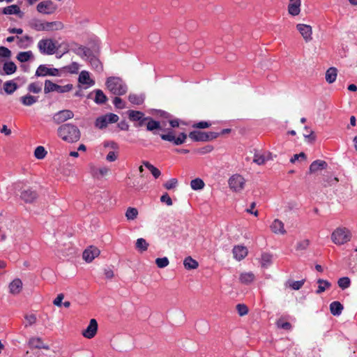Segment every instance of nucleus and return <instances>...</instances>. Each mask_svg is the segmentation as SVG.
<instances>
[{"mask_svg": "<svg viewBox=\"0 0 357 357\" xmlns=\"http://www.w3.org/2000/svg\"><path fill=\"white\" fill-rule=\"evenodd\" d=\"M255 280V275L252 273H244L240 275V281L243 284H249Z\"/></svg>", "mask_w": 357, "mask_h": 357, "instance_id": "39", "label": "nucleus"}, {"mask_svg": "<svg viewBox=\"0 0 357 357\" xmlns=\"http://www.w3.org/2000/svg\"><path fill=\"white\" fill-rule=\"evenodd\" d=\"M296 29L306 43L310 42L312 39V30L311 26L305 24H298L296 25Z\"/></svg>", "mask_w": 357, "mask_h": 357, "instance_id": "15", "label": "nucleus"}, {"mask_svg": "<svg viewBox=\"0 0 357 357\" xmlns=\"http://www.w3.org/2000/svg\"><path fill=\"white\" fill-rule=\"evenodd\" d=\"M248 162H250L251 164H255L257 165H264L266 162L265 158H247Z\"/></svg>", "mask_w": 357, "mask_h": 357, "instance_id": "53", "label": "nucleus"}, {"mask_svg": "<svg viewBox=\"0 0 357 357\" xmlns=\"http://www.w3.org/2000/svg\"><path fill=\"white\" fill-rule=\"evenodd\" d=\"M27 90L31 93H38L42 91V84L32 82L28 85Z\"/></svg>", "mask_w": 357, "mask_h": 357, "instance_id": "41", "label": "nucleus"}, {"mask_svg": "<svg viewBox=\"0 0 357 357\" xmlns=\"http://www.w3.org/2000/svg\"><path fill=\"white\" fill-rule=\"evenodd\" d=\"M309 245V241L305 239L299 243H298L296 246V250H305Z\"/></svg>", "mask_w": 357, "mask_h": 357, "instance_id": "62", "label": "nucleus"}, {"mask_svg": "<svg viewBox=\"0 0 357 357\" xmlns=\"http://www.w3.org/2000/svg\"><path fill=\"white\" fill-rule=\"evenodd\" d=\"M113 104L118 109H123L125 108V102L123 100L119 97H115L113 100Z\"/></svg>", "mask_w": 357, "mask_h": 357, "instance_id": "60", "label": "nucleus"}, {"mask_svg": "<svg viewBox=\"0 0 357 357\" xmlns=\"http://www.w3.org/2000/svg\"><path fill=\"white\" fill-rule=\"evenodd\" d=\"M3 13L5 15L18 14L20 13V9L19 6L13 4L4 8Z\"/></svg>", "mask_w": 357, "mask_h": 357, "instance_id": "42", "label": "nucleus"}, {"mask_svg": "<svg viewBox=\"0 0 357 357\" xmlns=\"http://www.w3.org/2000/svg\"><path fill=\"white\" fill-rule=\"evenodd\" d=\"M64 298L63 294H59L57 297L54 300L53 303L56 306H61L62 303V301Z\"/></svg>", "mask_w": 357, "mask_h": 357, "instance_id": "63", "label": "nucleus"}, {"mask_svg": "<svg viewBox=\"0 0 357 357\" xmlns=\"http://www.w3.org/2000/svg\"><path fill=\"white\" fill-rule=\"evenodd\" d=\"M327 163L322 160H317L314 161L310 167V173H316L320 170L326 169Z\"/></svg>", "mask_w": 357, "mask_h": 357, "instance_id": "25", "label": "nucleus"}, {"mask_svg": "<svg viewBox=\"0 0 357 357\" xmlns=\"http://www.w3.org/2000/svg\"><path fill=\"white\" fill-rule=\"evenodd\" d=\"M233 255L236 259L241 261L248 255V249L245 246L236 245L233 248Z\"/></svg>", "mask_w": 357, "mask_h": 357, "instance_id": "21", "label": "nucleus"}, {"mask_svg": "<svg viewBox=\"0 0 357 357\" xmlns=\"http://www.w3.org/2000/svg\"><path fill=\"white\" fill-rule=\"evenodd\" d=\"M271 229L275 234H284L286 233L283 222L278 219L273 222Z\"/></svg>", "mask_w": 357, "mask_h": 357, "instance_id": "26", "label": "nucleus"}, {"mask_svg": "<svg viewBox=\"0 0 357 357\" xmlns=\"http://www.w3.org/2000/svg\"><path fill=\"white\" fill-rule=\"evenodd\" d=\"M22 288V282L20 279H15L9 284L10 292L13 294H19Z\"/></svg>", "mask_w": 357, "mask_h": 357, "instance_id": "27", "label": "nucleus"}, {"mask_svg": "<svg viewBox=\"0 0 357 357\" xmlns=\"http://www.w3.org/2000/svg\"><path fill=\"white\" fill-rule=\"evenodd\" d=\"M337 284L342 289H347L350 286L351 281L347 277L341 278L338 280Z\"/></svg>", "mask_w": 357, "mask_h": 357, "instance_id": "51", "label": "nucleus"}, {"mask_svg": "<svg viewBox=\"0 0 357 357\" xmlns=\"http://www.w3.org/2000/svg\"><path fill=\"white\" fill-rule=\"evenodd\" d=\"M105 85L107 89L114 95L123 96L128 91L126 84L119 77H108L106 79Z\"/></svg>", "mask_w": 357, "mask_h": 357, "instance_id": "3", "label": "nucleus"}, {"mask_svg": "<svg viewBox=\"0 0 357 357\" xmlns=\"http://www.w3.org/2000/svg\"><path fill=\"white\" fill-rule=\"evenodd\" d=\"M301 0H289L288 13L292 16H297L301 13Z\"/></svg>", "mask_w": 357, "mask_h": 357, "instance_id": "19", "label": "nucleus"}, {"mask_svg": "<svg viewBox=\"0 0 357 357\" xmlns=\"http://www.w3.org/2000/svg\"><path fill=\"white\" fill-rule=\"evenodd\" d=\"M78 82L81 84L86 85V88L93 86L95 84V81L90 77V74L86 70H82L80 72L78 77Z\"/></svg>", "mask_w": 357, "mask_h": 357, "instance_id": "17", "label": "nucleus"}, {"mask_svg": "<svg viewBox=\"0 0 357 357\" xmlns=\"http://www.w3.org/2000/svg\"><path fill=\"white\" fill-rule=\"evenodd\" d=\"M149 243L145 239L140 238L137 240L136 248L141 252L146 251L148 249Z\"/></svg>", "mask_w": 357, "mask_h": 357, "instance_id": "45", "label": "nucleus"}, {"mask_svg": "<svg viewBox=\"0 0 357 357\" xmlns=\"http://www.w3.org/2000/svg\"><path fill=\"white\" fill-rule=\"evenodd\" d=\"M87 60L89 61L91 67L93 69H95L98 72H101L102 70V66L100 60L96 56H95L93 54H91V56L90 57H89V59Z\"/></svg>", "mask_w": 357, "mask_h": 357, "instance_id": "33", "label": "nucleus"}, {"mask_svg": "<svg viewBox=\"0 0 357 357\" xmlns=\"http://www.w3.org/2000/svg\"><path fill=\"white\" fill-rule=\"evenodd\" d=\"M236 310L240 316H244V315L247 314L248 312V308L244 304H238L236 305Z\"/></svg>", "mask_w": 357, "mask_h": 357, "instance_id": "56", "label": "nucleus"}, {"mask_svg": "<svg viewBox=\"0 0 357 357\" xmlns=\"http://www.w3.org/2000/svg\"><path fill=\"white\" fill-rule=\"evenodd\" d=\"M352 238V234L349 229L340 226L335 228L331 233V239L337 245H342L349 242Z\"/></svg>", "mask_w": 357, "mask_h": 357, "instance_id": "2", "label": "nucleus"}, {"mask_svg": "<svg viewBox=\"0 0 357 357\" xmlns=\"http://www.w3.org/2000/svg\"><path fill=\"white\" fill-rule=\"evenodd\" d=\"M45 22L38 19H33L29 22V26L37 31H42L45 30Z\"/></svg>", "mask_w": 357, "mask_h": 357, "instance_id": "32", "label": "nucleus"}, {"mask_svg": "<svg viewBox=\"0 0 357 357\" xmlns=\"http://www.w3.org/2000/svg\"><path fill=\"white\" fill-rule=\"evenodd\" d=\"M191 188L195 190H202L204 187V182L201 178H195L190 182Z\"/></svg>", "mask_w": 357, "mask_h": 357, "instance_id": "43", "label": "nucleus"}, {"mask_svg": "<svg viewBox=\"0 0 357 357\" xmlns=\"http://www.w3.org/2000/svg\"><path fill=\"white\" fill-rule=\"evenodd\" d=\"M64 27L63 23L59 21L54 22H45V31H54L63 29Z\"/></svg>", "mask_w": 357, "mask_h": 357, "instance_id": "23", "label": "nucleus"}, {"mask_svg": "<svg viewBox=\"0 0 357 357\" xmlns=\"http://www.w3.org/2000/svg\"><path fill=\"white\" fill-rule=\"evenodd\" d=\"M217 134L214 132L206 133L201 131H192L190 133L189 137L194 141H207L214 139L217 137Z\"/></svg>", "mask_w": 357, "mask_h": 357, "instance_id": "12", "label": "nucleus"}, {"mask_svg": "<svg viewBox=\"0 0 357 357\" xmlns=\"http://www.w3.org/2000/svg\"><path fill=\"white\" fill-rule=\"evenodd\" d=\"M98 331V322L95 319H91L87 328L82 332V335L88 339L93 338Z\"/></svg>", "mask_w": 357, "mask_h": 357, "instance_id": "13", "label": "nucleus"}, {"mask_svg": "<svg viewBox=\"0 0 357 357\" xmlns=\"http://www.w3.org/2000/svg\"><path fill=\"white\" fill-rule=\"evenodd\" d=\"M3 70L6 75H10L16 72L17 66L11 61H6L3 66Z\"/></svg>", "mask_w": 357, "mask_h": 357, "instance_id": "28", "label": "nucleus"}, {"mask_svg": "<svg viewBox=\"0 0 357 357\" xmlns=\"http://www.w3.org/2000/svg\"><path fill=\"white\" fill-rule=\"evenodd\" d=\"M343 305L338 301H334L330 305V310L334 316H338L342 313Z\"/></svg>", "mask_w": 357, "mask_h": 357, "instance_id": "34", "label": "nucleus"}, {"mask_svg": "<svg viewBox=\"0 0 357 357\" xmlns=\"http://www.w3.org/2000/svg\"><path fill=\"white\" fill-rule=\"evenodd\" d=\"M38 101V97L27 94L20 98V102L24 106H31Z\"/></svg>", "mask_w": 357, "mask_h": 357, "instance_id": "31", "label": "nucleus"}, {"mask_svg": "<svg viewBox=\"0 0 357 357\" xmlns=\"http://www.w3.org/2000/svg\"><path fill=\"white\" fill-rule=\"evenodd\" d=\"M143 165L151 172L155 178L160 176V171L158 168L155 167L148 162H144Z\"/></svg>", "mask_w": 357, "mask_h": 357, "instance_id": "48", "label": "nucleus"}, {"mask_svg": "<svg viewBox=\"0 0 357 357\" xmlns=\"http://www.w3.org/2000/svg\"><path fill=\"white\" fill-rule=\"evenodd\" d=\"M72 50L79 56L84 59H88L93 54L92 51L84 46L76 45Z\"/></svg>", "mask_w": 357, "mask_h": 357, "instance_id": "18", "label": "nucleus"}, {"mask_svg": "<svg viewBox=\"0 0 357 357\" xmlns=\"http://www.w3.org/2000/svg\"><path fill=\"white\" fill-rule=\"evenodd\" d=\"M24 319L26 320V324L24 325V326L26 328L33 325L34 324H36V322L37 321V317H36V314H26L24 316Z\"/></svg>", "mask_w": 357, "mask_h": 357, "instance_id": "47", "label": "nucleus"}, {"mask_svg": "<svg viewBox=\"0 0 357 357\" xmlns=\"http://www.w3.org/2000/svg\"><path fill=\"white\" fill-rule=\"evenodd\" d=\"M160 201L162 202H165L167 206H172L173 204L171 197L169 196L167 193H165L161 196Z\"/></svg>", "mask_w": 357, "mask_h": 357, "instance_id": "61", "label": "nucleus"}, {"mask_svg": "<svg viewBox=\"0 0 357 357\" xmlns=\"http://www.w3.org/2000/svg\"><path fill=\"white\" fill-rule=\"evenodd\" d=\"M95 98L94 102L98 105H102L106 102L107 98L103 91L100 89L94 90Z\"/></svg>", "mask_w": 357, "mask_h": 357, "instance_id": "30", "label": "nucleus"}, {"mask_svg": "<svg viewBox=\"0 0 357 357\" xmlns=\"http://www.w3.org/2000/svg\"><path fill=\"white\" fill-rule=\"evenodd\" d=\"M160 137L162 139L172 142L176 145L181 144L186 139V135L183 132L181 133L177 137L174 136L172 132H169L167 134H162Z\"/></svg>", "mask_w": 357, "mask_h": 357, "instance_id": "14", "label": "nucleus"}, {"mask_svg": "<svg viewBox=\"0 0 357 357\" xmlns=\"http://www.w3.org/2000/svg\"><path fill=\"white\" fill-rule=\"evenodd\" d=\"M144 176V174H141L139 177H128V180L126 181L127 185L129 188H133L136 191L142 190L145 185L143 181Z\"/></svg>", "mask_w": 357, "mask_h": 357, "instance_id": "10", "label": "nucleus"}, {"mask_svg": "<svg viewBox=\"0 0 357 357\" xmlns=\"http://www.w3.org/2000/svg\"><path fill=\"white\" fill-rule=\"evenodd\" d=\"M177 184L178 181L176 178H171L170 180L167 181L165 183H164L163 185L167 190H171L176 188Z\"/></svg>", "mask_w": 357, "mask_h": 357, "instance_id": "54", "label": "nucleus"}, {"mask_svg": "<svg viewBox=\"0 0 357 357\" xmlns=\"http://www.w3.org/2000/svg\"><path fill=\"white\" fill-rule=\"evenodd\" d=\"M183 265L188 270L196 269L199 266L198 262L191 257H188L184 259Z\"/></svg>", "mask_w": 357, "mask_h": 357, "instance_id": "35", "label": "nucleus"}, {"mask_svg": "<svg viewBox=\"0 0 357 357\" xmlns=\"http://www.w3.org/2000/svg\"><path fill=\"white\" fill-rule=\"evenodd\" d=\"M129 119L132 121H146L149 117H144V114L139 111L129 110L128 112Z\"/></svg>", "mask_w": 357, "mask_h": 357, "instance_id": "24", "label": "nucleus"}, {"mask_svg": "<svg viewBox=\"0 0 357 357\" xmlns=\"http://www.w3.org/2000/svg\"><path fill=\"white\" fill-rule=\"evenodd\" d=\"M66 68L70 73L76 74L79 71V65L77 62H73L69 66H68Z\"/></svg>", "mask_w": 357, "mask_h": 357, "instance_id": "55", "label": "nucleus"}, {"mask_svg": "<svg viewBox=\"0 0 357 357\" xmlns=\"http://www.w3.org/2000/svg\"><path fill=\"white\" fill-rule=\"evenodd\" d=\"M304 284V280H299V281H292L289 282V287L294 289V290H298L300 289L302 286Z\"/></svg>", "mask_w": 357, "mask_h": 357, "instance_id": "57", "label": "nucleus"}, {"mask_svg": "<svg viewBox=\"0 0 357 357\" xmlns=\"http://www.w3.org/2000/svg\"><path fill=\"white\" fill-rule=\"evenodd\" d=\"M11 56V51L5 47H0V57L9 59Z\"/></svg>", "mask_w": 357, "mask_h": 357, "instance_id": "58", "label": "nucleus"}, {"mask_svg": "<svg viewBox=\"0 0 357 357\" xmlns=\"http://www.w3.org/2000/svg\"><path fill=\"white\" fill-rule=\"evenodd\" d=\"M169 259L167 257L157 258L155 259V264L158 267L162 268L169 265Z\"/></svg>", "mask_w": 357, "mask_h": 357, "instance_id": "52", "label": "nucleus"}, {"mask_svg": "<svg viewBox=\"0 0 357 357\" xmlns=\"http://www.w3.org/2000/svg\"><path fill=\"white\" fill-rule=\"evenodd\" d=\"M272 256L268 253H264L261 255V266L267 267L271 264Z\"/></svg>", "mask_w": 357, "mask_h": 357, "instance_id": "50", "label": "nucleus"}, {"mask_svg": "<svg viewBox=\"0 0 357 357\" xmlns=\"http://www.w3.org/2000/svg\"><path fill=\"white\" fill-rule=\"evenodd\" d=\"M119 116L109 113L98 117L95 121V126L99 129H104L110 123H116L119 121Z\"/></svg>", "mask_w": 357, "mask_h": 357, "instance_id": "7", "label": "nucleus"}, {"mask_svg": "<svg viewBox=\"0 0 357 357\" xmlns=\"http://www.w3.org/2000/svg\"><path fill=\"white\" fill-rule=\"evenodd\" d=\"M148 123L146 125V128L149 131H153L155 130H158L160 128V123L158 121H154L149 118V119L147 120Z\"/></svg>", "mask_w": 357, "mask_h": 357, "instance_id": "49", "label": "nucleus"}, {"mask_svg": "<svg viewBox=\"0 0 357 357\" xmlns=\"http://www.w3.org/2000/svg\"><path fill=\"white\" fill-rule=\"evenodd\" d=\"M28 344L31 349H44L45 350L50 349V347L47 344H44L40 337H31L29 340Z\"/></svg>", "mask_w": 357, "mask_h": 357, "instance_id": "20", "label": "nucleus"}, {"mask_svg": "<svg viewBox=\"0 0 357 357\" xmlns=\"http://www.w3.org/2000/svg\"><path fill=\"white\" fill-rule=\"evenodd\" d=\"M100 252L98 248L90 246L84 251L82 257L86 262H91L100 255Z\"/></svg>", "mask_w": 357, "mask_h": 357, "instance_id": "16", "label": "nucleus"}, {"mask_svg": "<svg viewBox=\"0 0 357 357\" xmlns=\"http://www.w3.org/2000/svg\"><path fill=\"white\" fill-rule=\"evenodd\" d=\"M119 145L114 142H105L103 143L101 150L102 155H106V156H116V155H119Z\"/></svg>", "mask_w": 357, "mask_h": 357, "instance_id": "8", "label": "nucleus"}, {"mask_svg": "<svg viewBox=\"0 0 357 357\" xmlns=\"http://www.w3.org/2000/svg\"><path fill=\"white\" fill-rule=\"evenodd\" d=\"M36 8L40 13L51 15L55 12L57 7L52 1L47 0L40 2Z\"/></svg>", "mask_w": 357, "mask_h": 357, "instance_id": "9", "label": "nucleus"}, {"mask_svg": "<svg viewBox=\"0 0 357 357\" xmlns=\"http://www.w3.org/2000/svg\"><path fill=\"white\" fill-rule=\"evenodd\" d=\"M109 172V168L106 167H102L98 168V178L107 175Z\"/></svg>", "mask_w": 357, "mask_h": 357, "instance_id": "64", "label": "nucleus"}, {"mask_svg": "<svg viewBox=\"0 0 357 357\" xmlns=\"http://www.w3.org/2000/svg\"><path fill=\"white\" fill-rule=\"evenodd\" d=\"M337 75V69L335 68H329L326 72L325 78L326 82L329 84L333 83L336 80Z\"/></svg>", "mask_w": 357, "mask_h": 357, "instance_id": "29", "label": "nucleus"}, {"mask_svg": "<svg viewBox=\"0 0 357 357\" xmlns=\"http://www.w3.org/2000/svg\"><path fill=\"white\" fill-rule=\"evenodd\" d=\"M230 190L235 193H241L245 187L246 180L239 174H233L228 180Z\"/></svg>", "mask_w": 357, "mask_h": 357, "instance_id": "4", "label": "nucleus"}, {"mask_svg": "<svg viewBox=\"0 0 357 357\" xmlns=\"http://www.w3.org/2000/svg\"><path fill=\"white\" fill-rule=\"evenodd\" d=\"M138 215V211L135 208L129 207L126 212V217L129 220H132L137 218Z\"/></svg>", "mask_w": 357, "mask_h": 357, "instance_id": "46", "label": "nucleus"}, {"mask_svg": "<svg viewBox=\"0 0 357 357\" xmlns=\"http://www.w3.org/2000/svg\"><path fill=\"white\" fill-rule=\"evenodd\" d=\"M59 136L64 141L68 142H75L80 138V131L79 128L71 123H66L58 128Z\"/></svg>", "mask_w": 357, "mask_h": 357, "instance_id": "1", "label": "nucleus"}, {"mask_svg": "<svg viewBox=\"0 0 357 357\" xmlns=\"http://www.w3.org/2000/svg\"><path fill=\"white\" fill-rule=\"evenodd\" d=\"M128 100L134 105H141L144 102V96L143 95L130 93L128 96Z\"/></svg>", "mask_w": 357, "mask_h": 357, "instance_id": "37", "label": "nucleus"}, {"mask_svg": "<svg viewBox=\"0 0 357 357\" xmlns=\"http://www.w3.org/2000/svg\"><path fill=\"white\" fill-rule=\"evenodd\" d=\"M17 89V84L13 80L7 81L3 84V89L8 94L13 93Z\"/></svg>", "mask_w": 357, "mask_h": 357, "instance_id": "36", "label": "nucleus"}, {"mask_svg": "<svg viewBox=\"0 0 357 357\" xmlns=\"http://www.w3.org/2000/svg\"><path fill=\"white\" fill-rule=\"evenodd\" d=\"M50 68L47 67L45 65H40L36 71L35 75L36 77H45L48 76Z\"/></svg>", "mask_w": 357, "mask_h": 357, "instance_id": "44", "label": "nucleus"}, {"mask_svg": "<svg viewBox=\"0 0 357 357\" xmlns=\"http://www.w3.org/2000/svg\"><path fill=\"white\" fill-rule=\"evenodd\" d=\"M74 116L73 112L70 109L61 110L53 116V121L57 123H61L66 121L68 119H73Z\"/></svg>", "mask_w": 357, "mask_h": 357, "instance_id": "11", "label": "nucleus"}, {"mask_svg": "<svg viewBox=\"0 0 357 357\" xmlns=\"http://www.w3.org/2000/svg\"><path fill=\"white\" fill-rule=\"evenodd\" d=\"M33 56L31 51L20 52L17 55V59L20 62H26Z\"/></svg>", "mask_w": 357, "mask_h": 357, "instance_id": "38", "label": "nucleus"}, {"mask_svg": "<svg viewBox=\"0 0 357 357\" xmlns=\"http://www.w3.org/2000/svg\"><path fill=\"white\" fill-rule=\"evenodd\" d=\"M73 89V86L71 84H68L64 86L59 85L56 83L52 82L50 79L45 81L44 93L47 94L51 92H57L59 93H64L70 91Z\"/></svg>", "mask_w": 357, "mask_h": 357, "instance_id": "5", "label": "nucleus"}, {"mask_svg": "<svg viewBox=\"0 0 357 357\" xmlns=\"http://www.w3.org/2000/svg\"><path fill=\"white\" fill-rule=\"evenodd\" d=\"M317 282L319 284V286L318 289L317 290V294H318L324 292L326 288L330 287L331 285L328 281L322 279H319Z\"/></svg>", "mask_w": 357, "mask_h": 357, "instance_id": "40", "label": "nucleus"}, {"mask_svg": "<svg viewBox=\"0 0 357 357\" xmlns=\"http://www.w3.org/2000/svg\"><path fill=\"white\" fill-rule=\"evenodd\" d=\"M38 197V195L36 191L30 189L24 190L21 193V198L27 203H31L34 202Z\"/></svg>", "mask_w": 357, "mask_h": 357, "instance_id": "22", "label": "nucleus"}, {"mask_svg": "<svg viewBox=\"0 0 357 357\" xmlns=\"http://www.w3.org/2000/svg\"><path fill=\"white\" fill-rule=\"evenodd\" d=\"M38 48L41 54L45 55L54 54L56 50L55 43L50 38L40 40L38 43Z\"/></svg>", "mask_w": 357, "mask_h": 357, "instance_id": "6", "label": "nucleus"}, {"mask_svg": "<svg viewBox=\"0 0 357 357\" xmlns=\"http://www.w3.org/2000/svg\"><path fill=\"white\" fill-rule=\"evenodd\" d=\"M47 154V151L43 146H37L34 151V156H45Z\"/></svg>", "mask_w": 357, "mask_h": 357, "instance_id": "59", "label": "nucleus"}]
</instances>
